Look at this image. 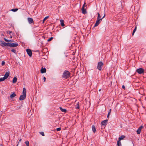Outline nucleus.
I'll return each instance as SVG.
<instances>
[{
  "label": "nucleus",
  "mask_w": 146,
  "mask_h": 146,
  "mask_svg": "<svg viewBox=\"0 0 146 146\" xmlns=\"http://www.w3.org/2000/svg\"><path fill=\"white\" fill-rule=\"evenodd\" d=\"M82 11L83 14H85L87 13V11H86V9H84V8H82Z\"/></svg>",
  "instance_id": "obj_12"
},
{
  "label": "nucleus",
  "mask_w": 146,
  "mask_h": 146,
  "mask_svg": "<svg viewBox=\"0 0 146 146\" xmlns=\"http://www.w3.org/2000/svg\"><path fill=\"white\" fill-rule=\"evenodd\" d=\"M53 38L52 37H51V38H49V39H48V40H47V41H48V42H49V41H51L52 40V39Z\"/></svg>",
  "instance_id": "obj_29"
},
{
  "label": "nucleus",
  "mask_w": 146,
  "mask_h": 146,
  "mask_svg": "<svg viewBox=\"0 0 146 146\" xmlns=\"http://www.w3.org/2000/svg\"><path fill=\"white\" fill-rule=\"evenodd\" d=\"M43 80H44V82H45V81L46 80V78L45 77H44L43 78Z\"/></svg>",
  "instance_id": "obj_41"
},
{
  "label": "nucleus",
  "mask_w": 146,
  "mask_h": 146,
  "mask_svg": "<svg viewBox=\"0 0 146 146\" xmlns=\"http://www.w3.org/2000/svg\"><path fill=\"white\" fill-rule=\"evenodd\" d=\"M100 15L99 13H98V19L96 21V23L94 25V27H96L97 26L100 24Z\"/></svg>",
  "instance_id": "obj_2"
},
{
  "label": "nucleus",
  "mask_w": 146,
  "mask_h": 146,
  "mask_svg": "<svg viewBox=\"0 0 146 146\" xmlns=\"http://www.w3.org/2000/svg\"><path fill=\"white\" fill-rule=\"evenodd\" d=\"M104 65V64L103 62H101V70H102V66Z\"/></svg>",
  "instance_id": "obj_38"
},
{
  "label": "nucleus",
  "mask_w": 146,
  "mask_h": 146,
  "mask_svg": "<svg viewBox=\"0 0 146 146\" xmlns=\"http://www.w3.org/2000/svg\"><path fill=\"white\" fill-rule=\"evenodd\" d=\"M21 139H19V142H21Z\"/></svg>",
  "instance_id": "obj_42"
},
{
  "label": "nucleus",
  "mask_w": 146,
  "mask_h": 146,
  "mask_svg": "<svg viewBox=\"0 0 146 146\" xmlns=\"http://www.w3.org/2000/svg\"><path fill=\"white\" fill-rule=\"evenodd\" d=\"M111 112V109H110L109 111V112L108 114L107 117L108 118L109 116L110 115Z\"/></svg>",
  "instance_id": "obj_24"
},
{
  "label": "nucleus",
  "mask_w": 146,
  "mask_h": 146,
  "mask_svg": "<svg viewBox=\"0 0 146 146\" xmlns=\"http://www.w3.org/2000/svg\"><path fill=\"white\" fill-rule=\"evenodd\" d=\"M76 108L77 109H78L79 108V102H78L77 104L75 106Z\"/></svg>",
  "instance_id": "obj_22"
},
{
  "label": "nucleus",
  "mask_w": 146,
  "mask_h": 146,
  "mask_svg": "<svg viewBox=\"0 0 146 146\" xmlns=\"http://www.w3.org/2000/svg\"><path fill=\"white\" fill-rule=\"evenodd\" d=\"M4 39L6 42H9V40L6 39L5 38H4Z\"/></svg>",
  "instance_id": "obj_33"
},
{
  "label": "nucleus",
  "mask_w": 146,
  "mask_h": 146,
  "mask_svg": "<svg viewBox=\"0 0 146 146\" xmlns=\"http://www.w3.org/2000/svg\"><path fill=\"white\" fill-rule=\"evenodd\" d=\"M59 108L61 111L63 112L66 113V110L65 109H63L61 107H59Z\"/></svg>",
  "instance_id": "obj_17"
},
{
  "label": "nucleus",
  "mask_w": 146,
  "mask_h": 146,
  "mask_svg": "<svg viewBox=\"0 0 146 146\" xmlns=\"http://www.w3.org/2000/svg\"><path fill=\"white\" fill-rule=\"evenodd\" d=\"M10 37H11V38H12V36H10Z\"/></svg>",
  "instance_id": "obj_45"
},
{
  "label": "nucleus",
  "mask_w": 146,
  "mask_h": 146,
  "mask_svg": "<svg viewBox=\"0 0 146 146\" xmlns=\"http://www.w3.org/2000/svg\"><path fill=\"white\" fill-rule=\"evenodd\" d=\"M85 4H86V3H84V5H83L82 7V8H84V7H85Z\"/></svg>",
  "instance_id": "obj_39"
},
{
  "label": "nucleus",
  "mask_w": 146,
  "mask_h": 146,
  "mask_svg": "<svg viewBox=\"0 0 146 146\" xmlns=\"http://www.w3.org/2000/svg\"><path fill=\"white\" fill-rule=\"evenodd\" d=\"M9 74L10 73L9 72H6L4 75V76L3 77V78H4L5 80L8 78V77L9 75Z\"/></svg>",
  "instance_id": "obj_8"
},
{
  "label": "nucleus",
  "mask_w": 146,
  "mask_h": 146,
  "mask_svg": "<svg viewBox=\"0 0 146 146\" xmlns=\"http://www.w3.org/2000/svg\"><path fill=\"white\" fill-rule=\"evenodd\" d=\"M12 31H8L7 32V33L8 34H10L11 33H12Z\"/></svg>",
  "instance_id": "obj_36"
},
{
  "label": "nucleus",
  "mask_w": 146,
  "mask_h": 146,
  "mask_svg": "<svg viewBox=\"0 0 146 146\" xmlns=\"http://www.w3.org/2000/svg\"><path fill=\"white\" fill-rule=\"evenodd\" d=\"M136 72L139 74H141L144 73V70L142 68H139L136 70Z\"/></svg>",
  "instance_id": "obj_3"
},
{
  "label": "nucleus",
  "mask_w": 146,
  "mask_h": 146,
  "mask_svg": "<svg viewBox=\"0 0 146 146\" xmlns=\"http://www.w3.org/2000/svg\"><path fill=\"white\" fill-rule=\"evenodd\" d=\"M60 130H61L60 128H57V129H56V130L57 131H59Z\"/></svg>",
  "instance_id": "obj_37"
},
{
  "label": "nucleus",
  "mask_w": 146,
  "mask_h": 146,
  "mask_svg": "<svg viewBox=\"0 0 146 146\" xmlns=\"http://www.w3.org/2000/svg\"><path fill=\"white\" fill-rule=\"evenodd\" d=\"M120 141L119 140L117 141V146H121V143L119 141Z\"/></svg>",
  "instance_id": "obj_26"
},
{
  "label": "nucleus",
  "mask_w": 146,
  "mask_h": 146,
  "mask_svg": "<svg viewBox=\"0 0 146 146\" xmlns=\"http://www.w3.org/2000/svg\"><path fill=\"white\" fill-rule=\"evenodd\" d=\"M17 78L16 77H14L13 79V82L14 83H15L17 82Z\"/></svg>",
  "instance_id": "obj_19"
},
{
  "label": "nucleus",
  "mask_w": 146,
  "mask_h": 146,
  "mask_svg": "<svg viewBox=\"0 0 146 146\" xmlns=\"http://www.w3.org/2000/svg\"><path fill=\"white\" fill-rule=\"evenodd\" d=\"M99 91H100V90H99Z\"/></svg>",
  "instance_id": "obj_46"
},
{
  "label": "nucleus",
  "mask_w": 146,
  "mask_h": 146,
  "mask_svg": "<svg viewBox=\"0 0 146 146\" xmlns=\"http://www.w3.org/2000/svg\"><path fill=\"white\" fill-rule=\"evenodd\" d=\"M70 73L68 71H65L63 73L62 77L64 78L67 79L70 76Z\"/></svg>",
  "instance_id": "obj_1"
},
{
  "label": "nucleus",
  "mask_w": 146,
  "mask_h": 146,
  "mask_svg": "<svg viewBox=\"0 0 146 146\" xmlns=\"http://www.w3.org/2000/svg\"><path fill=\"white\" fill-rule=\"evenodd\" d=\"M11 51L12 52H14L15 53H16V50L15 49H12L11 50Z\"/></svg>",
  "instance_id": "obj_31"
},
{
  "label": "nucleus",
  "mask_w": 146,
  "mask_h": 146,
  "mask_svg": "<svg viewBox=\"0 0 146 146\" xmlns=\"http://www.w3.org/2000/svg\"><path fill=\"white\" fill-rule=\"evenodd\" d=\"M92 129L94 133H95L96 131V127L94 125H93L92 127Z\"/></svg>",
  "instance_id": "obj_15"
},
{
  "label": "nucleus",
  "mask_w": 146,
  "mask_h": 146,
  "mask_svg": "<svg viewBox=\"0 0 146 146\" xmlns=\"http://www.w3.org/2000/svg\"><path fill=\"white\" fill-rule=\"evenodd\" d=\"M9 42H12V40H9Z\"/></svg>",
  "instance_id": "obj_44"
},
{
  "label": "nucleus",
  "mask_w": 146,
  "mask_h": 146,
  "mask_svg": "<svg viewBox=\"0 0 146 146\" xmlns=\"http://www.w3.org/2000/svg\"><path fill=\"white\" fill-rule=\"evenodd\" d=\"M25 144L27 146H29V143L28 141H26Z\"/></svg>",
  "instance_id": "obj_28"
},
{
  "label": "nucleus",
  "mask_w": 146,
  "mask_h": 146,
  "mask_svg": "<svg viewBox=\"0 0 146 146\" xmlns=\"http://www.w3.org/2000/svg\"><path fill=\"white\" fill-rule=\"evenodd\" d=\"M16 96V94L15 93H13L10 96V97L12 98L15 97Z\"/></svg>",
  "instance_id": "obj_21"
},
{
  "label": "nucleus",
  "mask_w": 146,
  "mask_h": 146,
  "mask_svg": "<svg viewBox=\"0 0 146 146\" xmlns=\"http://www.w3.org/2000/svg\"><path fill=\"white\" fill-rule=\"evenodd\" d=\"M104 16H103L102 18H101V21H102V19L103 18L105 17V11H104Z\"/></svg>",
  "instance_id": "obj_35"
},
{
  "label": "nucleus",
  "mask_w": 146,
  "mask_h": 146,
  "mask_svg": "<svg viewBox=\"0 0 146 146\" xmlns=\"http://www.w3.org/2000/svg\"><path fill=\"white\" fill-rule=\"evenodd\" d=\"M46 71V69L45 68H42L40 70L41 73H45Z\"/></svg>",
  "instance_id": "obj_13"
},
{
  "label": "nucleus",
  "mask_w": 146,
  "mask_h": 146,
  "mask_svg": "<svg viewBox=\"0 0 146 146\" xmlns=\"http://www.w3.org/2000/svg\"><path fill=\"white\" fill-rule=\"evenodd\" d=\"M40 134L42 135V136H44V134L43 132H40Z\"/></svg>",
  "instance_id": "obj_32"
},
{
  "label": "nucleus",
  "mask_w": 146,
  "mask_h": 146,
  "mask_svg": "<svg viewBox=\"0 0 146 146\" xmlns=\"http://www.w3.org/2000/svg\"><path fill=\"white\" fill-rule=\"evenodd\" d=\"M143 127L142 126H141L139 127L137 131V134H140L141 132V129H142Z\"/></svg>",
  "instance_id": "obj_7"
},
{
  "label": "nucleus",
  "mask_w": 146,
  "mask_h": 146,
  "mask_svg": "<svg viewBox=\"0 0 146 146\" xmlns=\"http://www.w3.org/2000/svg\"><path fill=\"white\" fill-rule=\"evenodd\" d=\"M125 137V136L124 135H122L121 137H119V141H121V140L123 139Z\"/></svg>",
  "instance_id": "obj_20"
},
{
  "label": "nucleus",
  "mask_w": 146,
  "mask_h": 146,
  "mask_svg": "<svg viewBox=\"0 0 146 146\" xmlns=\"http://www.w3.org/2000/svg\"><path fill=\"white\" fill-rule=\"evenodd\" d=\"M18 10V9L16 8V9H12L11 10V11L13 12H15L17 11Z\"/></svg>",
  "instance_id": "obj_25"
},
{
  "label": "nucleus",
  "mask_w": 146,
  "mask_h": 146,
  "mask_svg": "<svg viewBox=\"0 0 146 146\" xmlns=\"http://www.w3.org/2000/svg\"><path fill=\"white\" fill-rule=\"evenodd\" d=\"M5 62L4 61H2V64H1V65L2 66H3V65H4V64H5Z\"/></svg>",
  "instance_id": "obj_34"
},
{
  "label": "nucleus",
  "mask_w": 146,
  "mask_h": 146,
  "mask_svg": "<svg viewBox=\"0 0 146 146\" xmlns=\"http://www.w3.org/2000/svg\"><path fill=\"white\" fill-rule=\"evenodd\" d=\"M136 29H137V27H135L134 30L133 31L132 34V36H133L134 33H135V31H136Z\"/></svg>",
  "instance_id": "obj_23"
},
{
  "label": "nucleus",
  "mask_w": 146,
  "mask_h": 146,
  "mask_svg": "<svg viewBox=\"0 0 146 146\" xmlns=\"http://www.w3.org/2000/svg\"><path fill=\"white\" fill-rule=\"evenodd\" d=\"M108 121V120L107 119L104 120L102 121V122L101 123V124H102V125L106 126L107 125Z\"/></svg>",
  "instance_id": "obj_10"
},
{
  "label": "nucleus",
  "mask_w": 146,
  "mask_h": 146,
  "mask_svg": "<svg viewBox=\"0 0 146 146\" xmlns=\"http://www.w3.org/2000/svg\"><path fill=\"white\" fill-rule=\"evenodd\" d=\"M103 110H105V106H104L103 107Z\"/></svg>",
  "instance_id": "obj_43"
},
{
  "label": "nucleus",
  "mask_w": 146,
  "mask_h": 146,
  "mask_svg": "<svg viewBox=\"0 0 146 146\" xmlns=\"http://www.w3.org/2000/svg\"><path fill=\"white\" fill-rule=\"evenodd\" d=\"M60 24L61 25L62 27H64L65 26L64 23V21L63 20H60Z\"/></svg>",
  "instance_id": "obj_16"
},
{
  "label": "nucleus",
  "mask_w": 146,
  "mask_h": 146,
  "mask_svg": "<svg viewBox=\"0 0 146 146\" xmlns=\"http://www.w3.org/2000/svg\"><path fill=\"white\" fill-rule=\"evenodd\" d=\"M0 42H1V45L2 46L4 47L5 46H9V43H7L5 42L2 41H0Z\"/></svg>",
  "instance_id": "obj_5"
},
{
  "label": "nucleus",
  "mask_w": 146,
  "mask_h": 146,
  "mask_svg": "<svg viewBox=\"0 0 146 146\" xmlns=\"http://www.w3.org/2000/svg\"><path fill=\"white\" fill-rule=\"evenodd\" d=\"M26 51L29 56L30 57H31L32 54L31 50L30 49H27Z\"/></svg>",
  "instance_id": "obj_6"
},
{
  "label": "nucleus",
  "mask_w": 146,
  "mask_h": 146,
  "mask_svg": "<svg viewBox=\"0 0 146 146\" xmlns=\"http://www.w3.org/2000/svg\"><path fill=\"white\" fill-rule=\"evenodd\" d=\"M18 44L17 43H9V46L11 47H14L17 46Z\"/></svg>",
  "instance_id": "obj_4"
},
{
  "label": "nucleus",
  "mask_w": 146,
  "mask_h": 146,
  "mask_svg": "<svg viewBox=\"0 0 146 146\" xmlns=\"http://www.w3.org/2000/svg\"><path fill=\"white\" fill-rule=\"evenodd\" d=\"M26 90L25 88H23V94L25 96H26Z\"/></svg>",
  "instance_id": "obj_14"
},
{
  "label": "nucleus",
  "mask_w": 146,
  "mask_h": 146,
  "mask_svg": "<svg viewBox=\"0 0 146 146\" xmlns=\"http://www.w3.org/2000/svg\"><path fill=\"white\" fill-rule=\"evenodd\" d=\"M49 17V16H47V17H45L43 20V22L44 23V21H45L46 19H47L48 17Z\"/></svg>",
  "instance_id": "obj_27"
},
{
  "label": "nucleus",
  "mask_w": 146,
  "mask_h": 146,
  "mask_svg": "<svg viewBox=\"0 0 146 146\" xmlns=\"http://www.w3.org/2000/svg\"><path fill=\"white\" fill-rule=\"evenodd\" d=\"M122 88L124 90H125V86L123 85L122 86Z\"/></svg>",
  "instance_id": "obj_40"
},
{
  "label": "nucleus",
  "mask_w": 146,
  "mask_h": 146,
  "mask_svg": "<svg viewBox=\"0 0 146 146\" xmlns=\"http://www.w3.org/2000/svg\"><path fill=\"white\" fill-rule=\"evenodd\" d=\"M97 68L99 70H100V62H99L98 63Z\"/></svg>",
  "instance_id": "obj_18"
},
{
  "label": "nucleus",
  "mask_w": 146,
  "mask_h": 146,
  "mask_svg": "<svg viewBox=\"0 0 146 146\" xmlns=\"http://www.w3.org/2000/svg\"><path fill=\"white\" fill-rule=\"evenodd\" d=\"M5 80L4 78L3 77L0 78V82L3 81Z\"/></svg>",
  "instance_id": "obj_30"
},
{
  "label": "nucleus",
  "mask_w": 146,
  "mask_h": 146,
  "mask_svg": "<svg viewBox=\"0 0 146 146\" xmlns=\"http://www.w3.org/2000/svg\"><path fill=\"white\" fill-rule=\"evenodd\" d=\"M26 96H25L24 95H22L20 96L19 98V100H23L25 99L26 97Z\"/></svg>",
  "instance_id": "obj_9"
},
{
  "label": "nucleus",
  "mask_w": 146,
  "mask_h": 146,
  "mask_svg": "<svg viewBox=\"0 0 146 146\" xmlns=\"http://www.w3.org/2000/svg\"><path fill=\"white\" fill-rule=\"evenodd\" d=\"M27 20L29 24H31V23L34 22L32 18H28Z\"/></svg>",
  "instance_id": "obj_11"
}]
</instances>
